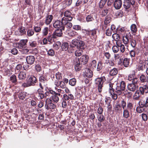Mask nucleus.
I'll use <instances>...</instances> for the list:
<instances>
[{
  "mask_svg": "<svg viewBox=\"0 0 148 148\" xmlns=\"http://www.w3.org/2000/svg\"><path fill=\"white\" fill-rule=\"evenodd\" d=\"M125 82L122 81L120 83H118L115 90V92L117 95H120L123 94V92L125 90Z\"/></svg>",
  "mask_w": 148,
  "mask_h": 148,
  "instance_id": "nucleus-1",
  "label": "nucleus"
},
{
  "mask_svg": "<svg viewBox=\"0 0 148 148\" xmlns=\"http://www.w3.org/2000/svg\"><path fill=\"white\" fill-rule=\"evenodd\" d=\"M62 95L60 93H56V94L52 95L50 98H47L46 100V102L48 104L52 102L57 103L59 100V97H61Z\"/></svg>",
  "mask_w": 148,
  "mask_h": 148,
  "instance_id": "nucleus-2",
  "label": "nucleus"
},
{
  "mask_svg": "<svg viewBox=\"0 0 148 148\" xmlns=\"http://www.w3.org/2000/svg\"><path fill=\"white\" fill-rule=\"evenodd\" d=\"M39 80L40 82L39 85L41 89L38 90V94L41 92H43L42 89L43 88V86H46L47 85V80L43 76H40L39 77Z\"/></svg>",
  "mask_w": 148,
  "mask_h": 148,
  "instance_id": "nucleus-3",
  "label": "nucleus"
},
{
  "mask_svg": "<svg viewBox=\"0 0 148 148\" xmlns=\"http://www.w3.org/2000/svg\"><path fill=\"white\" fill-rule=\"evenodd\" d=\"M105 80V77L98 78L95 79V83L98 86V91L100 92H101L102 91L103 84Z\"/></svg>",
  "mask_w": 148,
  "mask_h": 148,
  "instance_id": "nucleus-4",
  "label": "nucleus"
},
{
  "mask_svg": "<svg viewBox=\"0 0 148 148\" xmlns=\"http://www.w3.org/2000/svg\"><path fill=\"white\" fill-rule=\"evenodd\" d=\"M37 81L36 77L34 76H32L27 80V83H24L22 86L24 87H27L31 86H34Z\"/></svg>",
  "mask_w": 148,
  "mask_h": 148,
  "instance_id": "nucleus-5",
  "label": "nucleus"
},
{
  "mask_svg": "<svg viewBox=\"0 0 148 148\" xmlns=\"http://www.w3.org/2000/svg\"><path fill=\"white\" fill-rule=\"evenodd\" d=\"M108 84L109 86V92L111 95L113 99L114 100H116L117 99L118 96L117 94L114 93V90L113 88V84L110 82H109Z\"/></svg>",
  "mask_w": 148,
  "mask_h": 148,
  "instance_id": "nucleus-6",
  "label": "nucleus"
},
{
  "mask_svg": "<svg viewBox=\"0 0 148 148\" xmlns=\"http://www.w3.org/2000/svg\"><path fill=\"white\" fill-rule=\"evenodd\" d=\"M138 91L141 95H143L145 93L148 92V86L147 85H143L141 86L139 88Z\"/></svg>",
  "mask_w": 148,
  "mask_h": 148,
  "instance_id": "nucleus-7",
  "label": "nucleus"
},
{
  "mask_svg": "<svg viewBox=\"0 0 148 148\" xmlns=\"http://www.w3.org/2000/svg\"><path fill=\"white\" fill-rule=\"evenodd\" d=\"M53 26L55 28H62L63 30L64 29V26H62L61 21L58 20L55 21L53 23Z\"/></svg>",
  "mask_w": 148,
  "mask_h": 148,
  "instance_id": "nucleus-8",
  "label": "nucleus"
},
{
  "mask_svg": "<svg viewBox=\"0 0 148 148\" xmlns=\"http://www.w3.org/2000/svg\"><path fill=\"white\" fill-rule=\"evenodd\" d=\"M75 64V69L77 71H79L81 69V65L79 58L75 59L74 60Z\"/></svg>",
  "mask_w": 148,
  "mask_h": 148,
  "instance_id": "nucleus-9",
  "label": "nucleus"
},
{
  "mask_svg": "<svg viewBox=\"0 0 148 148\" xmlns=\"http://www.w3.org/2000/svg\"><path fill=\"white\" fill-rule=\"evenodd\" d=\"M114 6L116 9H120L122 5V1L121 0H115L114 3Z\"/></svg>",
  "mask_w": 148,
  "mask_h": 148,
  "instance_id": "nucleus-10",
  "label": "nucleus"
},
{
  "mask_svg": "<svg viewBox=\"0 0 148 148\" xmlns=\"http://www.w3.org/2000/svg\"><path fill=\"white\" fill-rule=\"evenodd\" d=\"M26 59L27 64L31 65L34 63L35 61V58L33 56H29L26 57Z\"/></svg>",
  "mask_w": 148,
  "mask_h": 148,
  "instance_id": "nucleus-11",
  "label": "nucleus"
},
{
  "mask_svg": "<svg viewBox=\"0 0 148 148\" xmlns=\"http://www.w3.org/2000/svg\"><path fill=\"white\" fill-rule=\"evenodd\" d=\"M55 84L58 87H60L62 88H65L66 87L65 84L64 82L61 81L56 80Z\"/></svg>",
  "mask_w": 148,
  "mask_h": 148,
  "instance_id": "nucleus-12",
  "label": "nucleus"
},
{
  "mask_svg": "<svg viewBox=\"0 0 148 148\" xmlns=\"http://www.w3.org/2000/svg\"><path fill=\"white\" fill-rule=\"evenodd\" d=\"M140 107H147L148 106V98H147L145 99L142 100L139 102Z\"/></svg>",
  "mask_w": 148,
  "mask_h": 148,
  "instance_id": "nucleus-13",
  "label": "nucleus"
},
{
  "mask_svg": "<svg viewBox=\"0 0 148 148\" xmlns=\"http://www.w3.org/2000/svg\"><path fill=\"white\" fill-rule=\"evenodd\" d=\"M134 3L135 2L134 1L131 3L129 0H124L123 6L125 8L127 9L130 7L131 4L134 5Z\"/></svg>",
  "mask_w": 148,
  "mask_h": 148,
  "instance_id": "nucleus-14",
  "label": "nucleus"
},
{
  "mask_svg": "<svg viewBox=\"0 0 148 148\" xmlns=\"http://www.w3.org/2000/svg\"><path fill=\"white\" fill-rule=\"evenodd\" d=\"M127 87L129 90L134 92L136 90L137 86L136 84L131 83L129 84L127 86Z\"/></svg>",
  "mask_w": 148,
  "mask_h": 148,
  "instance_id": "nucleus-15",
  "label": "nucleus"
},
{
  "mask_svg": "<svg viewBox=\"0 0 148 148\" xmlns=\"http://www.w3.org/2000/svg\"><path fill=\"white\" fill-rule=\"evenodd\" d=\"M62 30H63L62 29V28H60L56 29L55 31V32H54L53 34L55 36L56 38L57 37H60L61 36L62 34Z\"/></svg>",
  "mask_w": 148,
  "mask_h": 148,
  "instance_id": "nucleus-16",
  "label": "nucleus"
},
{
  "mask_svg": "<svg viewBox=\"0 0 148 148\" xmlns=\"http://www.w3.org/2000/svg\"><path fill=\"white\" fill-rule=\"evenodd\" d=\"M71 16V12L68 10H67L64 12V17H66L68 18L69 21H71L73 19Z\"/></svg>",
  "mask_w": 148,
  "mask_h": 148,
  "instance_id": "nucleus-17",
  "label": "nucleus"
},
{
  "mask_svg": "<svg viewBox=\"0 0 148 148\" xmlns=\"http://www.w3.org/2000/svg\"><path fill=\"white\" fill-rule=\"evenodd\" d=\"M63 97L65 100L68 101L73 100L74 99V97L72 94H69L68 95L64 94L63 95Z\"/></svg>",
  "mask_w": 148,
  "mask_h": 148,
  "instance_id": "nucleus-18",
  "label": "nucleus"
},
{
  "mask_svg": "<svg viewBox=\"0 0 148 148\" xmlns=\"http://www.w3.org/2000/svg\"><path fill=\"white\" fill-rule=\"evenodd\" d=\"M88 57L86 55H84L82 56L80 58V61L83 64H86L88 62Z\"/></svg>",
  "mask_w": 148,
  "mask_h": 148,
  "instance_id": "nucleus-19",
  "label": "nucleus"
},
{
  "mask_svg": "<svg viewBox=\"0 0 148 148\" xmlns=\"http://www.w3.org/2000/svg\"><path fill=\"white\" fill-rule=\"evenodd\" d=\"M147 66H145V67L143 64V62L141 60H140L139 62V65L138 67V70L143 71L145 68H147Z\"/></svg>",
  "mask_w": 148,
  "mask_h": 148,
  "instance_id": "nucleus-20",
  "label": "nucleus"
},
{
  "mask_svg": "<svg viewBox=\"0 0 148 148\" xmlns=\"http://www.w3.org/2000/svg\"><path fill=\"white\" fill-rule=\"evenodd\" d=\"M140 81L143 83L148 82V76H145L143 74L141 75L140 77Z\"/></svg>",
  "mask_w": 148,
  "mask_h": 148,
  "instance_id": "nucleus-21",
  "label": "nucleus"
},
{
  "mask_svg": "<svg viewBox=\"0 0 148 148\" xmlns=\"http://www.w3.org/2000/svg\"><path fill=\"white\" fill-rule=\"evenodd\" d=\"M53 18V16L51 15H48L46 17L45 23L47 25L49 24L51 22Z\"/></svg>",
  "mask_w": 148,
  "mask_h": 148,
  "instance_id": "nucleus-22",
  "label": "nucleus"
},
{
  "mask_svg": "<svg viewBox=\"0 0 148 148\" xmlns=\"http://www.w3.org/2000/svg\"><path fill=\"white\" fill-rule=\"evenodd\" d=\"M123 55L121 53H117L114 54V58L115 60H119V62L123 58Z\"/></svg>",
  "mask_w": 148,
  "mask_h": 148,
  "instance_id": "nucleus-23",
  "label": "nucleus"
},
{
  "mask_svg": "<svg viewBox=\"0 0 148 148\" xmlns=\"http://www.w3.org/2000/svg\"><path fill=\"white\" fill-rule=\"evenodd\" d=\"M26 76V73L24 72L21 71L19 74L18 77L20 79H23L25 78Z\"/></svg>",
  "mask_w": 148,
  "mask_h": 148,
  "instance_id": "nucleus-24",
  "label": "nucleus"
},
{
  "mask_svg": "<svg viewBox=\"0 0 148 148\" xmlns=\"http://www.w3.org/2000/svg\"><path fill=\"white\" fill-rule=\"evenodd\" d=\"M61 43L60 41H57L53 45V48L56 50H58L61 47Z\"/></svg>",
  "mask_w": 148,
  "mask_h": 148,
  "instance_id": "nucleus-25",
  "label": "nucleus"
},
{
  "mask_svg": "<svg viewBox=\"0 0 148 148\" xmlns=\"http://www.w3.org/2000/svg\"><path fill=\"white\" fill-rule=\"evenodd\" d=\"M121 35L119 34H114L112 36V38L116 42H119L120 38Z\"/></svg>",
  "mask_w": 148,
  "mask_h": 148,
  "instance_id": "nucleus-26",
  "label": "nucleus"
},
{
  "mask_svg": "<svg viewBox=\"0 0 148 148\" xmlns=\"http://www.w3.org/2000/svg\"><path fill=\"white\" fill-rule=\"evenodd\" d=\"M56 38V37L53 34L48 36L47 37L48 41L50 43H52L54 41V38Z\"/></svg>",
  "mask_w": 148,
  "mask_h": 148,
  "instance_id": "nucleus-27",
  "label": "nucleus"
},
{
  "mask_svg": "<svg viewBox=\"0 0 148 148\" xmlns=\"http://www.w3.org/2000/svg\"><path fill=\"white\" fill-rule=\"evenodd\" d=\"M130 116L129 112L126 108L123 109V116L125 118H127Z\"/></svg>",
  "mask_w": 148,
  "mask_h": 148,
  "instance_id": "nucleus-28",
  "label": "nucleus"
},
{
  "mask_svg": "<svg viewBox=\"0 0 148 148\" xmlns=\"http://www.w3.org/2000/svg\"><path fill=\"white\" fill-rule=\"evenodd\" d=\"M116 43L117 46L118 47H120V50L121 52L122 53H123L125 49V47L124 45L123 44H121L118 42H116Z\"/></svg>",
  "mask_w": 148,
  "mask_h": 148,
  "instance_id": "nucleus-29",
  "label": "nucleus"
},
{
  "mask_svg": "<svg viewBox=\"0 0 148 148\" xmlns=\"http://www.w3.org/2000/svg\"><path fill=\"white\" fill-rule=\"evenodd\" d=\"M118 73V70L116 68H114L110 70V74L111 76H114L116 75Z\"/></svg>",
  "mask_w": 148,
  "mask_h": 148,
  "instance_id": "nucleus-30",
  "label": "nucleus"
},
{
  "mask_svg": "<svg viewBox=\"0 0 148 148\" xmlns=\"http://www.w3.org/2000/svg\"><path fill=\"white\" fill-rule=\"evenodd\" d=\"M139 92V91L138 90L136 91L135 92L133 97V99H134L137 100L139 99L140 96V95H141L140 93H140Z\"/></svg>",
  "mask_w": 148,
  "mask_h": 148,
  "instance_id": "nucleus-31",
  "label": "nucleus"
},
{
  "mask_svg": "<svg viewBox=\"0 0 148 148\" xmlns=\"http://www.w3.org/2000/svg\"><path fill=\"white\" fill-rule=\"evenodd\" d=\"M49 30V29L48 27H45L42 30V33L43 36H45L47 35Z\"/></svg>",
  "mask_w": 148,
  "mask_h": 148,
  "instance_id": "nucleus-32",
  "label": "nucleus"
},
{
  "mask_svg": "<svg viewBox=\"0 0 148 148\" xmlns=\"http://www.w3.org/2000/svg\"><path fill=\"white\" fill-rule=\"evenodd\" d=\"M114 109L116 112H119L121 111L122 109L120 104L116 103L114 107Z\"/></svg>",
  "mask_w": 148,
  "mask_h": 148,
  "instance_id": "nucleus-33",
  "label": "nucleus"
},
{
  "mask_svg": "<svg viewBox=\"0 0 148 148\" xmlns=\"http://www.w3.org/2000/svg\"><path fill=\"white\" fill-rule=\"evenodd\" d=\"M84 45V43L83 41L79 40L77 47V48L80 49H83Z\"/></svg>",
  "mask_w": 148,
  "mask_h": 148,
  "instance_id": "nucleus-34",
  "label": "nucleus"
},
{
  "mask_svg": "<svg viewBox=\"0 0 148 148\" xmlns=\"http://www.w3.org/2000/svg\"><path fill=\"white\" fill-rule=\"evenodd\" d=\"M86 76L88 78L92 77L93 75L92 72L91 70L89 69H88L86 71Z\"/></svg>",
  "mask_w": 148,
  "mask_h": 148,
  "instance_id": "nucleus-35",
  "label": "nucleus"
},
{
  "mask_svg": "<svg viewBox=\"0 0 148 148\" xmlns=\"http://www.w3.org/2000/svg\"><path fill=\"white\" fill-rule=\"evenodd\" d=\"M69 45L67 42L63 43L62 45V48L63 51H66L69 48Z\"/></svg>",
  "mask_w": 148,
  "mask_h": 148,
  "instance_id": "nucleus-36",
  "label": "nucleus"
},
{
  "mask_svg": "<svg viewBox=\"0 0 148 148\" xmlns=\"http://www.w3.org/2000/svg\"><path fill=\"white\" fill-rule=\"evenodd\" d=\"M79 41L76 39L73 40L71 42V44L70 45V46L72 47H74L75 46L77 47Z\"/></svg>",
  "mask_w": 148,
  "mask_h": 148,
  "instance_id": "nucleus-37",
  "label": "nucleus"
},
{
  "mask_svg": "<svg viewBox=\"0 0 148 148\" xmlns=\"http://www.w3.org/2000/svg\"><path fill=\"white\" fill-rule=\"evenodd\" d=\"M68 19L66 17H63L61 20V22L62 23V25L63 26H64L65 25H66V24L68 22Z\"/></svg>",
  "mask_w": 148,
  "mask_h": 148,
  "instance_id": "nucleus-38",
  "label": "nucleus"
},
{
  "mask_svg": "<svg viewBox=\"0 0 148 148\" xmlns=\"http://www.w3.org/2000/svg\"><path fill=\"white\" fill-rule=\"evenodd\" d=\"M55 76L56 79V80L59 81L62 79V75L59 72L56 74Z\"/></svg>",
  "mask_w": 148,
  "mask_h": 148,
  "instance_id": "nucleus-39",
  "label": "nucleus"
},
{
  "mask_svg": "<svg viewBox=\"0 0 148 148\" xmlns=\"http://www.w3.org/2000/svg\"><path fill=\"white\" fill-rule=\"evenodd\" d=\"M125 31L124 28L122 27L117 30V33L122 36L125 33Z\"/></svg>",
  "mask_w": 148,
  "mask_h": 148,
  "instance_id": "nucleus-40",
  "label": "nucleus"
},
{
  "mask_svg": "<svg viewBox=\"0 0 148 148\" xmlns=\"http://www.w3.org/2000/svg\"><path fill=\"white\" fill-rule=\"evenodd\" d=\"M131 30L132 33H135L137 30V28L136 25L132 24L131 26Z\"/></svg>",
  "mask_w": 148,
  "mask_h": 148,
  "instance_id": "nucleus-41",
  "label": "nucleus"
},
{
  "mask_svg": "<svg viewBox=\"0 0 148 148\" xmlns=\"http://www.w3.org/2000/svg\"><path fill=\"white\" fill-rule=\"evenodd\" d=\"M111 18L108 16H107L105 18L104 20V23L107 25L111 21Z\"/></svg>",
  "mask_w": 148,
  "mask_h": 148,
  "instance_id": "nucleus-42",
  "label": "nucleus"
},
{
  "mask_svg": "<svg viewBox=\"0 0 148 148\" xmlns=\"http://www.w3.org/2000/svg\"><path fill=\"white\" fill-rule=\"evenodd\" d=\"M123 94L124 95L127 96L128 98L131 97L132 95V92H128L127 90H125L124 92H123Z\"/></svg>",
  "mask_w": 148,
  "mask_h": 148,
  "instance_id": "nucleus-43",
  "label": "nucleus"
},
{
  "mask_svg": "<svg viewBox=\"0 0 148 148\" xmlns=\"http://www.w3.org/2000/svg\"><path fill=\"white\" fill-rule=\"evenodd\" d=\"M28 40L27 39L21 40L20 42V43L19 44V46L20 47H23L25 45L27 42Z\"/></svg>",
  "mask_w": 148,
  "mask_h": 148,
  "instance_id": "nucleus-44",
  "label": "nucleus"
},
{
  "mask_svg": "<svg viewBox=\"0 0 148 148\" xmlns=\"http://www.w3.org/2000/svg\"><path fill=\"white\" fill-rule=\"evenodd\" d=\"M123 64L125 67H128L129 64L128 59L126 58H125L123 61Z\"/></svg>",
  "mask_w": 148,
  "mask_h": 148,
  "instance_id": "nucleus-45",
  "label": "nucleus"
},
{
  "mask_svg": "<svg viewBox=\"0 0 148 148\" xmlns=\"http://www.w3.org/2000/svg\"><path fill=\"white\" fill-rule=\"evenodd\" d=\"M123 41L125 44H127L128 43L129 40L127 35L124 36H123Z\"/></svg>",
  "mask_w": 148,
  "mask_h": 148,
  "instance_id": "nucleus-46",
  "label": "nucleus"
},
{
  "mask_svg": "<svg viewBox=\"0 0 148 148\" xmlns=\"http://www.w3.org/2000/svg\"><path fill=\"white\" fill-rule=\"evenodd\" d=\"M103 67V66L102 62H99L97 64V70L98 71H99L102 69Z\"/></svg>",
  "mask_w": 148,
  "mask_h": 148,
  "instance_id": "nucleus-47",
  "label": "nucleus"
},
{
  "mask_svg": "<svg viewBox=\"0 0 148 148\" xmlns=\"http://www.w3.org/2000/svg\"><path fill=\"white\" fill-rule=\"evenodd\" d=\"M47 52L48 55L51 56H53L55 55V52L52 49H50L48 50L47 51Z\"/></svg>",
  "mask_w": 148,
  "mask_h": 148,
  "instance_id": "nucleus-48",
  "label": "nucleus"
},
{
  "mask_svg": "<svg viewBox=\"0 0 148 148\" xmlns=\"http://www.w3.org/2000/svg\"><path fill=\"white\" fill-rule=\"evenodd\" d=\"M76 83V80L75 78H72L70 79L69 82V84L72 86H74Z\"/></svg>",
  "mask_w": 148,
  "mask_h": 148,
  "instance_id": "nucleus-49",
  "label": "nucleus"
},
{
  "mask_svg": "<svg viewBox=\"0 0 148 148\" xmlns=\"http://www.w3.org/2000/svg\"><path fill=\"white\" fill-rule=\"evenodd\" d=\"M97 118L98 121L101 122L104 121L105 119L104 116L101 114L98 115Z\"/></svg>",
  "mask_w": 148,
  "mask_h": 148,
  "instance_id": "nucleus-50",
  "label": "nucleus"
},
{
  "mask_svg": "<svg viewBox=\"0 0 148 148\" xmlns=\"http://www.w3.org/2000/svg\"><path fill=\"white\" fill-rule=\"evenodd\" d=\"M25 96V93L24 92L20 93L18 95L19 98L21 100H23Z\"/></svg>",
  "mask_w": 148,
  "mask_h": 148,
  "instance_id": "nucleus-51",
  "label": "nucleus"
},
{
  "mask_svg": "<svg viewBox=\"0 0 148 148\" xmlns=\"http://www.w3.org/2000/svg\"><path fill=\"white\" fill-rule=\"evenodd\" d=\"M112 27L106 29V35L108 36H111L112 34Z\"/></svg>",
  "mask_w": 148,
  "mask_h": 148,
  "instance_id": "nucleus-52",
  "label": "nucleus"
},
{
  "mask_svg": "<svg viewBox=\"0 0 148 148\" xmlns=\"http://www.w3.org/2000/svg\"><path fill=\"white\" fill-rule=\"evenodd\" d=\"M86 19L87 22L92 21L94 19L92 15L91 14L87 16L86 17Z\"/></svg>",
  "mask_w": 148,
  "mask_h": 148,
  "instance_id": "nucleus-53",
  "label": "nucleus"
},
{
  "mask_svg": "<svg viewBox=\"0 0 148 148\" xmlns=\"http://www.w3.org/2000/svg\"><path fill=\"white\" fill-rule=\"evenodd\" d=\"M82 51L81 50H77L75 51V54L76 56H79L82 54Z\"/></svg>",
  "mask_w": 148,
  "mask_h": 148,
  "instance_id": "nucleus-54",
  "label": "nucleus"
},
{
  "mask_svg": "<svg viewBox=\"0 0 148 148\" xmlns=\"http://www.w3.org/2000/svg\"><path fill=\"white\" fill-rule=\"evenodd\" d=\"M29 45L32 47H34L36 46L37 43L35 41H30L29 42Z\"/></svg>",
  "mask_w": 148,
  "mask_h": 148,
  "instance_id": "nucleus-55",
  "label": "nucleus"
},
{
  "mask_svg": "<svg viewBox=\"0 0 148 148\" xmlns=\"http://www.w3.org/2000/svg\"><path fill=\"white\" fill-rule=\"evenodd\" d=\"M10 80L13 83H15L16 82V76L14 75H12L10 77Z\"/></svg>",
  "mask_w": 148,
  "mask_h": 148,
  "instance_id": "nucleus-56",
  "label": "nucleus"
},
{
  "mask_svg": "<svg viewBox=\"0 0 148 148\" xmlns=\"http://www.w3.org/2000/svg\"><path fill=\"white\" fill-rule=\"evenodd\" d=\"M106 0H101L99 3V6L100 8H102L106 3Z\"/></svg>",
  "mask_w": 148,
  "mask_h": 148,
  "instance_id": "nucleus-57",
  "label": "nucleus"
},
{
  "mask_svg": "<svg viewBox=\"0 0 148 148\" xmlns=\"http://www.w3.org/2000/svg\"><path fill=\"white\" fill-rule=\"evenodd\" d=\"M131 45L132 47L133 48H134L136 46V41L133 39H132L130 41Z\"/></svg>",
  "mask_w": 148,
  "mask_h": 148,
  "instance_id": "nucleus-58",
  "label": "nucleus"
},
{
  "mask_svg": "<svg viewBox=\"0 0 148 148\" xmlns=\"http://www.w3.org/2000/svg\"><path fill=\"white\" fill-rule=\"evenodd\" d=\"M34 33V31L32 29H29L27 32V34L28 36H32Z\"/></svg>",
  "mask_w": 148,
  "mask_h": 148,
  "instance_id": "nucleus-59",
  "label": "nucleus"
},
{
  "mask_svg": "<svg viewBox=\"0 0 148 148\" xmlns=\"http://www.w3.org/2000/svg\"><path fill=\"white\" fill-rule=\"evenodd\" d=\"M29 49L26 48H23L21 50V52L23 54L27 53L29 52Z\"/></svg>",
  "mask_w": 148,
  "mask_h": 148,
  "instance_id": "nucleus-60",
  "label": "nucleus"
},
{
  "mask_svg": "<svg viewBox=\"0 0 148 148\" xmlns=\"http://www.w3.org/2000/svg\"><path fill=\"white\" fill-rule=\"evenodd\" d=\"M112 49L114 53H117L119 51V48L117 46L114 45L113 46Z\"/></svg>",
  "mask_w": 148,
  "mask_h": 148,
  "instance_id": "nucleus-61",
  "label": "nucleus"
},
{
  "mask_svg": "<svg viewBox=\"0 0 148 148\" xmlns=\"http://www.w3.org/2000/svg\"><path fill=\"white\" fill-rule=\"evenodd\" d=\"M19 32L20 33L19 34L20 35H23L25 33L24 28V27H21L19 29Z\"/></svg>",
  "mask_w": 148,
  "mask_h": 148,
  "instance_id": "nucleus-62",
  "label": "nucleus"
},
{
  "mask_svg": "<svg viewBox=\"0 0 148 148\" xmlns=\"http://www.w3.org/2000/svg\"><path fill=\"white\" fill-rule=\"evenodd\" d=\"M133 107V105L132 103L129 102L127 103V109L128 110L132 109Z\"/></svg>",
  "mask_w": 148,
  "mask_h": 148,
  "instance_id": "nucleus-63",
  "label": "nucleus"
},
{
  "mask_svg": "<svg viewBox=\"0 0 148 148\" xmlns=\"http://www.w3.org/2000/svg\"><path fill=\"white\" fill-rule=\"evenodd\" d=\"M73 29L76 30H81V28L80 26L77 25H74L73 26Z\"/></svg>",
  "mask_w": 148,
  "mask_h": 148,
  "instance_id": "nucleus-64",
  "label": "nucleus"
}]
</instances>
